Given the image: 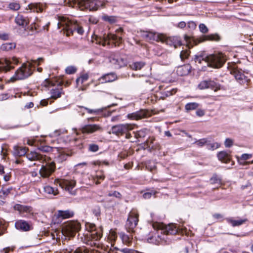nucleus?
<instances>
[{
  "label": "nucleus",
  "mask_w": 253,
  "mask_h": 253,
  "mask_svg": "<svg viewBox=\"0 0 253 253\" xmlns=\"http://www.w3.org/2000/svg\"><path fill=\"white\" fill-rule=\"evenodd\" d=\"M26 156L28 160L31 161H38L42 164L39 170V173L42 177L48 178L55 171V163L50 157L36 152H31L26 154Z\"/></svg>",
  "instance_id": "f257e3e1"
},
{
  "label": "nucleus",
  "mask_w": 253,
  "mask_h": 253,
  "mask_svg": "<svg viewBox=\"0 0 253 253\" xmlns=\"http://www.w3.org/2000/svg\"><path fill=\"white\" fill-rule=\"evenodd\" d=\"M59 22L57 26L58 29L63 27V30L68 37L72 35L74 31H76L80 35H83L84 30L82 27L80 26L77 21L70 20L66 17H58Z\"/></svg>",
  "instance_id": "f03ea898"
},
{
  "label": "nucleus",
  "mask_w": 253,
  "mask_h": 253,
  "mask_svg": "<svg viewBox=\"0 0 253 253\" xmlns=\"http://www.w3.org/2000/svg\"><path fill=\"white\" fill-rule=\"evenodd\" d=\"M43 61V58L40 57L37 60H33L32 63H24L21 67L16 70L14 76L10 78V81L13 82L16 80L27 78L33 73L32 70L33 64L39 66Z\"/></svg>",
  "instance_id": "7ed1b4c3"
},
{
  "label": "nucleus",
  "mask_w": 253,
  "mask_h": 253,
  "mask_svg": "<svg viewBox=\"0 0 253 253\" xmlns=\"http://www.w3.org/2000/svg\"><path fill=\"white\" fill-rule=\"evenodd\" d=\"M75 4L81 10H96L100 7H104L105 1L104 0H76Z\"/></svg>",
  "instance_id": "20e7f679"
},
{
  "label": "nucleus",
  "mask_w": 253,
  "mask_h": 253,
  "mask_svg": "<svg viewBox=\"0 0 253 253\" xmlns=\"http://www.w3.org/2000/svg\"><path fill=\"white\" fill-rule=\"evenodd\" d=\"M226 61V57L222 53H214L206 56V62L209 66L214 68H221Z\"/></svg>",
  "instance_id": "39448f33"
},
{
  "label": "nucleus",
  "mask_w": 253,
  "mask_h": 253,
  "mask_svg": "<svg viewBox=\"0 0 253 253\" xmlns=\"http://www.w3.org/2000/svg\"><path fill=\"white\" fill-rule=\"evenodd\" d=\"M96 43L103 46L106 45H110L111 42H112L113 45L119 46L122 42V38L118 37L113 34H109L107 35H104L101 38H97L96 39Z\"/></svg>",
  "instance_id": "423d86ee"
},
{
  "label": "nucleus",
  "mask_w": 253,
  "mask_h": 253,
  "mask_svg": "<svg viewBox=\"0 0 253 253\" xmlns=\"http://www.w3.org/2000/svg\"><path fill=\"white\" fill-rule=\"evenodd\" d=\"M43 84L45 87L52 86V88L50 90L51 94L50 98L52 99H57L60 98L61 95L64 93L62 85L60 84L55 86L52 81L48 79L45 80Z\"/></svg>",
  "instance_id": "0eeeda50"
},
{
  "label": "nucleus",
  "mask_w": 253,
  "mask_h": 253,
  "mask_svg": "<svg viewBox=\"0 0 253 253\" xmlns=\"http://www.w3.org/2000/svg\"><path fill=\"white\" fill-rule=\"evenodd\" d=\"M110 62L115 68L119 69L126 65V60L120 56L118 53H111L109 57Z\"/></svg>",
  "instance_id": "6e6552de"
},
{
  "label": "nucleus",
  "mask_w": 253,
  "mask_h": 253,
  "mask_svg": "<svg viewBox=\"0 0 253 253\" xmlns=\"http://www.w3.org/2000/svg\"><path fill=\"white\" fill-rule=\"evenodd\" d=\"M133 129V125L130 124H119L112 127L111 130L113 134L117 136H122L128 131Z\"/></svg>",
  "instance_id": "1a4fd4ad"
},
{
  "label": "nucleus",
  "mask_w": 253,
  "mask_h": 253,
  "mask_svg": "<svg viewBox=\"0 0 253 253\" xmlns=\"http://www.w3.org/2000/svg\"><path fill=\"white\" fill-rule=\"evenodd\" d=\"M138 214L134 212H130L126 224V228L128 232L132 233L137 225Z\"/></svg>",
  "instance_id": "9d476101"
},
{
  "label": "nucleus",
  "mask_w": 253,
  "mask_h": 253,
  "mask_svg": "<svg viewBox=\"0 0 253 253\" xmlns=\"http://www.w3.org/2000/svg\"><path fill=\"white\" fill-rule=\"evenodd\" d=\"M18 60L16 57H13L11 60L4 58L0 59V72L6 73L14 68L11 65L12 63L17 64Z\"/></svg>",
  "instance_id": "9b49d317"
},
{
  "label": "nucleus",
  "mask_w": 253,
  "mask_h": 253,
  "mask_svg": "<svg viewBox=\"0 0 253 253\" xmlns=\"http://www.w3.org/2000/svg\"><path fill=\"white\" fill-rule=\"evenodd\" d=\"M103 129L99 124H87L81 127L80 131L83 134H90L96 132H102Z\"/></svg>",
  "instance_id": "f8f14e48"
},
{
  "label": "nucleus",
  "mask_w": 253,
  "mask_h": 253,
  "mask_svg": "<svg viewBox=\"0 0 253 253\" xmlns=\"http://www.w3.org/2000/svg\"><path fill=\"white\" fill-rule=\"evenodd\" d=\"M158 228L160 229L161 233L164 234L163 236L165 235H175L178 232V228L176 225L172 223L169 224L168 225L159 224Z\"/></svg>",
  "instance_id": "ddd939ff"
},
{
  "label": "nucleus",
  "mask_w": 253,
  "mask_h": 253,
  "mask_svg": "<svg viewBox=\"0 0 253 253\" xmlns=\"http://www.w3.org/2000/svg\"><path fill=\"white\" fill-rule=\"evenodd\" d=\"M162 36L160 39V41L165 42L167 44L170 46H173L176 48L178 46L182 45L181 41L179 37H167L165 35L162 34Z\"/></svg>",
  "instance_id": "4468645a"
},
{
  "label": "nucleus",
  "mask_w": 253,
  "mask_h": 253,
  "mask_svg": "<svg viewBox=\"0 0 253 253\" xmlns=\"http://www.w3.org/2000/svg\"><path fill=\"white\" fill-rule=\"evenodd\" d=\"M199 87L201 89L211 88L216 91L220 89L221 85L214 81L209 80L201 82L199 85Z\"/></svg>",
  "instance_id": "2eb2a0df"
},
{
  "label": "nucleus",
  "mask_w": 253,
  "mask_h": 253,
  "mask_svg": "<svg viewBox=\"0 0 253 253\" xmlns=\"http://www.w3.org/2000/svg\"><path fill=\"white\" fill-rule=\"evenodd\" d=\"M141 37L147 41H160L162 36V34L156 33L152 32L141 31Z\"/></svg>",
  "instance_id": "dca6fc26"
},
{
  "label": "nucleus",
  "mask_w": 253,
  "mask_h": 253,
  "mask_svg": "<svg viewBox=\"0 0 253 253\" xmlns=\"http://www.w3.org/2000/svg\"><path fill=\"white\" fill-rule=\"evenodd\" d=\"M15 227L16 229L24 232L28 231L33 229L32 225L29 222L21 219L16 221Z\"/></svg>",
  "instance_id": "f3484780"
},
{
  "label": "nucleus",
  "mask_w": 253,
  "mask_h": 253,
  "mask_svg": "<svg viewBox=\"0 0 253 253\" xmlns=\"http://www.w3.org/2000/svg\"><path fill=\"white\" fill-rule=\"evenodd\" d=\"M76 182L75 180H64L60 183V186L68 191L71 195H75V191H72V189L75 187Z\"/></svg>",
  "instance_id": "a211bd4d"
},
{
  "label": "nucleus",
  "mask_w": 253,
  "mask_h": 253,
  "mask_svg": "<svg viewBox=\"0 0 253 253\" xmlns=\"http://www.w3.org/2000/svg\"><path fill=\"white\" fill-rule=\"evenodd\" d=\"M148 111L145 110H140L135 112L128 114L127 118L131 120H138L146 118L148 116Z\"/></svg>",
  "instance_id": "6ab92c4d"
},
{
  "label": "nucleus",
  "mask_w": 253,
  "mask_h": 253,
  "mask_svg": "<svg viewBox=\"0 0 253 253\" xmlns=\"http://www.w3.org/2000/svg\"><path fill=\"white\" fill-rule=\"evenodd\" d=\"M232 73L236 80L241 84H244L246 83L248 84L250 81V80L247 77L238 69L234 70Z\"/></svg>",
  "instance_id": "aec40b11"
},
{
  "label": "nucleus",
  "mask_w": 253,
  "mask_h": 253,
  "mask_svg": "<svg viewBox=\"0 0 253 253\" xmlns=\"http://www.w3.org/2000/svg\"><path fill=\"white\" fill-rule=\"evenodd\" d=\"M81 229V224L77 222H71L66 225L67 232L71 236H74V234L78 232Z\"/></svg>",
  "instance_id": "412c9836"
},
{
  "label": "nucleus",
  "mask_w": 253,
  "mask_h": 253,
  "mask_svg": "<svg viewBox=\"0 0 253 253\" xmlns=\"http://www.w3.org/2000/svg\"><path fill=\"white\" fill-rule=\"evenodd\" d=\"M117 79V75L114 73H110L102 76L99 81L101 84L110 83L115 81Z\"/></svg>",
  "instance_id": "4be33fe9"
},
{
  "label": "nucleus",
  "mask_w": 253,
  "mask_h": 253,
  "mask_svg": "<svg viewBox=\"0 0 253 253\" xmlns=\"http://www.w3.org/2000/svg\"><path fill=\"white\" fill-rule=\"evenodd\" d=\"M74 212L71 210H58L56 212V216L58 218L67 219L73 216Z\"/></svg>",
  "instance_id": "5701e85b"
},
{
  "label": "nucleus",
  "mask_w": 253,
  "mask_h": 253,
  "mask_svg": "<svg viewBox=\"0 0 253 253\" xmlns=\"http://www.w3.org/2000/svg\"><path fill=\"white\" fill-rule=\"evenodd\" d=\"M26 9H29L31 12H42L43 7L41 3H31L28 5Z\"/></svg>",
  "instance_id": "b1692460"
},
{
  "label": "nucleus",
  "mask_w": 253,
  "mask_h": 253,
  "mask_svg": "<svg viewBox=\"0 0 253 253\" xmlns=\"http://www.w3.org/2000/svg\"><path fill=\"white\" fill-rule=\"evenodd\" d=\"M15 210L18 211L20 213H31L32 211V208L29 206H25L20 204H16L14 206Z\"/></svg>",
  "instance_id": "393cba45"
},
{
  "label": "nucleus",
  "mask_w": 253,
  "mask_h": 253,
  "mask_svg": "<svg viewBox=\"0 0 253 253\" xmlns=\"http://www.w3.org/2000/svg\"><path fill=\"white\" fill-rule=\"evenodd\" d=\"M190 70L191 67L189 65L187 64L178 67L176 72L178 75L183 76L188 75L190 72Z\"/></svg>",
  "instance_id": "a878e982"
},
{
  "label": "nucleus",
  "mask_w": 253,
  "mask_h": 253,
  "mask_svg": "<svg viewBox=\"0 0 253 253\" xmlns=\"http://www.w3.org/2000/svg\"><path fill=\"white\" fill-rule=\"evenodd\" d=\"M43 194L48 196H55L58 194V189L48 185L43 187Z\"/></svg>",
  "instance_id": "bb28decb"
},
{
  "label": "nucleus",
  "mask_w": 253,
  "mask_h": 253,
  "mask_svg": "<svg viewBox=\"0 0 253 253\" xmlns=\"http://www.w3.org/2000/svg\"><path fill=\"white\" fill-rule=\"evenodd\" d=\"M15 23L20 26H26L29 23L27 18L25 17L22 15L18 14L15 18Z\"/></svg>",
  "instance_id": "cd10ccee"
},
{
  "label": "nucleus",
  "mask_w": 253,
  "mask_h": 253,
  "mask_svg": "<svg viewBox=\"0 0 253 253\" xmlns=\"http://www.w3.org/2000/svg\"><path fill=\"white\" fill-rule=\"evenodd\" d=\"M248 219L246 218L242 219L239 220H235L232 218H226V221L230 224L233 227L239 226L247 221Z\"/></svg>",
  "instance_id": "c85d7f7f"
},
{
  "label": "nucleus",
  "mask_w": 253,
  "mask_h": 253,
  "mask_svg": "<svg viewBox=\"0 0 253 253\" xmlns=\"http://www.w3.org/2000/svg\"><path fill=\"white\" fill-rule=\"evenodd\" d=\"M13 153L17 156H23L26 155L27 149L25 147L15 146Z\"/></svg>",
  "instance_id": "c756f323"
},
{
  "label": "nucleus",
  "mask_w": 253,
  "mask_h": 253,
  "mask_svg": "<svg viewBox=\"0 0 253 253\" xmlns=\"http://www.w3.org/2000/svg\"><path fill=\"white\" fill-rule=\"evenodd\" d=\"M218 159L221 162L228 163L230 161L229 155L225 151H221L217 154Z\"/></svg>",
  "instance_id": "7c9ffc66"
},
{
  "label": "nucleus",
  "mask_w": 253,
  "mask_h": 253,
  "mask_svg": "<svg viewBox=\"0 0 253 253\" xmlns=\"http://www.w3.org/2000/svg\"><path fill=\"white\" fill-rule=\"evenodd\" d=\"M16 44L14 42H6L0 46V49L2 51H8L15 48Z\"/></svg>",
  "instance_id": "2f4dec72"
},
{
  "label": "nucleus",
  "mask_w": 253,
  "mask_h": 253,
  "mask_svg": "<svg viewBox=\"0 0 253 253\" xmlns=\"http://www.w3.org/2000/svg\"><path fill=\"white\" fill-rule=\"evenodd\" d=\"M219 36L217 34H211L208 35L204 36L203 37V39L201 41V42H203L205 41H219L220 40Z\"/></svg>",
  "instance_id": "473e14b6"
},
{
  "label": "nucleus",
  "mask_w": 253,
  "mask_h": 253,
  "mask_svg": "<svg viewBox=\"0 0 253 253\" xmlns=\"http://www.w3.org/2000/svg\"><path fill=\"white\" fill-rule=\"evenodd\" d=\"M120 237L124 244L126 245H129L131 243L132 237L128 235H126L123 232H121L120 234Z\"/></svg>",
  "instance_id": "72a5a7b5"
},
{
  "label": "nucleus",
  "mask_w": 253,
  "mask_h": 253,
  "mask_svg": "<svg viewBox=\"0 0 253 253\" xmlns=\"http://www.w3.org/2000/svg\"><path fill=\"white\" fill-rule=\"evenodd\" d=\"M156 237H157L158 238H159L160 240H161L162 239L164 240L165 239L164 237L162 238L161 237H160L159 235V233H155L154 236L153 235V234L152 236L150 235V237H149L147 238V240H148V242L151 243H154V244L159 243L160 242L159 240L157 241L156 239H155Z\"/></svg>",
  "instance_id": "f704fd0d"
},
{
  "label": "nucleus",
  "mask_w": 253,
  "mask_h": 253,
  "mask_svg": "<svg viewBox=\"0 0 253 253\" xmlns=\"http://www.w3.org/2000/svg\"><path fill=\"white\" fill-rule=\"evenodd\" d=\"M78 107L80 109H84V110H86L88 114H90L97 115L99 113H101L103 111L102 109H91L88 108L87 107H83V106H79Z\"/></svg>",
  "instance_id": "c9c22d12"
},
{
  "label": "nucleus",
  "mask_w": 253,
  "mask_h": 253,
  "mask_svg": "<svg viewBox=\"0 0 253 253\" xmlns=\"http://www.w3.org/2000/svg\"><path fill=\"white\" fill-rule=\"evenodd\" d=\"M147 131L146 128H143L136 132H133V133L136 138H143L146 135Z\"/></svg>",
  "instance_id": "e433bc0d"
},
{
  "label": "nucleus",
  "mask_w": 253,
  "mask_h": 253,
  "mask_svg": "<svg viewBox=\"0 0 253 253\" xmlns=\"http://www.w3.org/2000/svg\"><path fill=\"white\" fill-rule=\"evenodd\" d=\"M155 139L153 137H150L146 141V145L150 148L152 149H157V146L154 144V141Z\"/></svg>",
  "instance_id": "4c0bfd02"
},
{
  "label": "nucleus",
  "mask_w": 253,
  "mask_h": 253,
  "mask_svg": "<svg viewBox=\"0 0 253 253\" xmlns=\"http://www.w3.org/2000/svg\"><path fill=\"white\" fill-rule=\"evenodd\" d=\"M144 66V63L142 62H134L129 65L130 68L134 70H140Z\"/></svg>",
  "instance_id": "58836bf2"
},
{
  "label": "nucleus",
  "mask_w": 253,
  "mask_h": 253,
  "mask_svg": "<svg viewBox=\"0 0 253 253\" xmlns=\"http://www.w3.org/2000/svg\"><path fill=\"white\" fill-rule=\"evenodd\" d=\"M102 19L105 21L109 22L110 24H114L117 22L116 18L114 16L105 15L102 16Z\"/></svg>",
  "instance_id": "ea45409f"
},
{
  "label": "nucleus",
  "mask_w": 253,
  "mask_h": 253,
  "mask_svg": "<svg viewBox=\"0 0 253 253\" xmlns=\"http://www.w3.org/2000/svg\"><path fill=\"white\" fill-rule=\"evenodd\" d=\"M199 105L198 103L196 102L188 103L185 105V108L188 111L190 110H195L199 107Z\"/></svg>",
  "instance_id": "a19ab883"
},
{
  "label": "nucleus",
  "mask_w": 253,
  "mask_h": 253,
  "mask_svg": "<svg viewBox=\"0 0 253 253\" xmlns=\"http://www.w3.org/2000/svg\"><path fill=\"white\" fill-rule=\"evenodd\" d=\"M105 178V175L102 173L101 171H99L93 178V180L96 184H99L100 182L99 180H103Z\"/></svg>",
  "instance_id": "79ce46f5"
},
{
  "label": "nucleus",
  "mask_w": 253,
  "mask_h": 253,
  "mask_svg": "<svg viewBox=\"0 0 253 253\" xmlns=\"http://www.w3.org/2000/svg\"><path fill=\"white\" fill-rule=\"evenodd\" d=\"M88 79V75L87 74H84L82 75L79 78H77L76 80V82L78 84H82L85 81H86Z\"/></svg>",
  "instance_id": "37998d69"
},
{
  "label": "nucleus",
  "mask_w": 253,
  "mask_h": 253,
  "mask_svg": "<svg viewBox=\"0 0 253 253\" xmlns=\"http://www.w3.org/2000/svg\"><path fill=\"white\" fill-rule=\"evenodd\" d=\"M146 168L150 171H152L156 169L155 163L152 161H148L145 164Z\"/></svg>",
  "instance_id": "c03bdc74"
},
{
  "label": "nucleus",
  "mask_w": 253,
  "mask_h": 253,
  "mask_svg": "<svg viewBox=\"0 0 253 253\" xmlns=\"http://www.w3.org/2000/svg\"><path fill=\"white\" fill-rule=\"evenodd\" d=\"M8 7L11 10L16 11L20 9V5L17 2H13L8 4Z\"/></svg>",
  "instance_id": "a18cd8bd"
},
{
  "label": "nucleus",
  "mask_w": 253,
  "mask_h": 253,
  "mask_svg": "<svg viewBox=\"0 0 253 253\" xmlns=\"http://www.w3.org/2000/svg\"><path fill=\"white\" fill-rule=\"evenodd\" d=\"M208 142L207 138H202L196 141L195 142V144H196L198 146L202 147L204 145H207Z\"/></svg>",
  "instance_id": "49530a36"
},
{
  "label": "nucleus",
  "mask_w": 253,
  "mask_h": 253,
  "mask_svg": "<svg viewBox=\"0 0 253 253\" xmlns=\"http://www.w3.org/2000/svg\"><path fill=\"white\" fill-rule=\"evenodd\" d=\"M69 156L70 155L69 154L61 153L59 154V156L57 157V159L60 162H62L66 160L67 157Z\"/></svg>",
  "instance_id": "de8ad7c7"
},
{
  "label": "nucleus",
  "mask_w": 253,
  "mask_h": 253,
  "mask_svg": "<svg viewBox=\"0 0 253 253\" xmlns=\"http://www.w3.org/2000/svg\"><path fill=\"white\" fill-rule=\"evenodd\" d=\"M207 148L209 150H213L218 148L220 146V144L217 142L213 143H207Z\"/></svg>",
  "instance_id": "09e8293b"
},
{
  "label": "nucleus",
  "mask_w": 253,
  "mask_h": 253,
  "mask_svg": "<svg viewBox=\"0 0 253 253\" xmlns=\"http://www.w3.org/2000/svg\"><path fill=\"white\" fill-rule=\"evenodd\" d=\"M39 150L43 152H49L52 151L53 148L49 146H41L39 147Z\"/></svg>",
  "instance_id": "8fccbe9b"
},
{
  "label": "nucleus",
  "mask_w": 253,
  "mask_h": 253,
  "mask_svg": "<svg viewBox=\"0 0 253 253\" xmlns=\"http://www.w3.org/2000/svg\"><path fill=\"white\" fill-rule=\"evenodd\" d=\"M99 150V146L95 144H90L88 145V150L92 152H96Z\"/></svg>",
  "instance_id": "3c124183"
},
{
  "label": "nucleus",
  "mask_w": 253,
  "mask_h": 253,
  "mask_svg": "<svg viewBox=\"0 0 253 253\" xmlns=\"http://www.w3.org/2000/svg\"><path fill=\"white\" fill-rule=\"evenodd\" d=\"M77 71V69L72 66L67 67L65 69V72L68 74H72L75 73Z\"/></svg>",
  "instance_id": "603ef678"
},
{
  "label": "nucleus",
  "mask_w": 253,
  "mask_h": 253,
  "mask_svg": "<svg viewBox=\"0 0 253 253\" xmlns=\"http://www.w3.org/2000/svg\"><path fill=\"white\" fill-rule=\"evenodd\" d=\"M189 55V51L187 50H183L181 51L180 57L182 60H183L188 57Z\"/></svg>",
  "instance_id": "864d4df0"
},
{
  "label": "nucleus",
  "mask_w": 253,
  "mask_h": 253,
  "mask_svg": "<svg viewBox=\"0 0 253 253\" xmlns=\"http://www.w3.org/2000/svg\"><path fill=\"white\" fill-rule=\"evenodd\" d=\"M91 236L92 237V239L95 241H97L101 238L102 234L97 232H94L91 233Z\"/></svg>",
  "instance_id": "5fc2aeb1"
},
{
  "label": "nucleus",
  "mask_w": 253,
  "mask_h": 253,
  "mask_svg": "<svg viewBox=\"0 0 253 253\" xmlns=\"http://www.w3.org/2000/svg\"><path fill=\"white\" fill-rule=\"evenodd\" d=\"M199 29H200V31L203 34H206L208 32V28H207V27L204 24H203V23H201L199 25Z\"/></svg>",
  "instance_id": "6e6d98bb"
},
{
  "label": "nucleus",
  "mask_w": 253,
  "mask_h": 253,
  "mask_svg": "<svg viewBox=\"0 0 253 253\" xmlns=\"http://www.w3.org/2000/svg\"><path fill=\"white\" fill-rule=\"evenodd\" d=\"M12 189V188L11 187L7 188H2L0 191V194H2L4 196H7L9 193H10Z\"/></svg>",
  "instance_id": "4d7b16f0"
},
{
  "label": "nucleus",
  "mask_w": 253,
  "mask_h": 253,
  "mask_svg": "<svg viewBox=\"0 0 253 253\" xmlns=\"http://www.w3.org/2000/svg\"><path fill=\"white\" fill-rule=\"evenodd\" d=\"M117 238V236L116 235V233L114 232H112L110 233L109 235V239L111 241V246H112L113 242H114L116 240V239Z\"/></svg>",
  "instance_id": "13d9d810"
},
{
  "label": "nucleus",
  "mask_w": 253,
  "mask_h": 253,
  "mask_svg": "<svg viewBox=\"0 0 253 253\" xmlns=\"http://www.w3.org/2000/svg\"><path fill=\"white\" fill-rule=\"evenodd\" d=\"M6 228L4 223V222L0 220V236L2 235Z\"/></svg>",
  "instance_id": "bf43d9fd"
},
{
  "label": "nucleus",
  "mask_w": 253,
  "mask_h": 253,
  "mask_svg": "<svg viewBox=\"0 0 253 253\" xmlns=\"http://www.w3.org/2000/svg\"><path fill=\"white\" fill-rule=\"evenodd\" d=\"M194 60L196 62L201 63L202 61H205L206 62V57H204L201 55H196L194 58Z\"/></svg>",
  "instance_id": "052dcab7"
},
{
  "label": "nucleus",
  "mask_w": 253,
  "mask_h": 253,
  "mask_svg": "<svg viewBox=\"0 0 253 253\" xmlns=\"http://www.w3.org/2000/svg\"><path fill=\"white\" fill-rule=\"evenodd\" d=\"M108 196L109 197L113 196V197L119 198V199H121L122 198V195L121 194V193L120 192H119L118 191H115L112 193H109L108 194Z\"/></svg>",
  "instance_id": "680f3d73"
},
{
  "label": "nucleus",
  "mask_w": 253,
  "mask_h": 253,
  "mask_svg": "<svg viewBox=\"0 0 253 253\" xmlns=\"http://www.w3.org/2000/svg\"><path fill=\"white\" fill-rule=\"evenodd\" d=\"M156 192H146L144 193L143 195V197L144 199H148L151 197L152 195L154 196L156 193Z\"/></svg>",
  "instance_id": "e2e57ef3"
},
{
  "label": "nucleus",
  "mask_w": 253,
  "mask_h": 253,
  "mask_svg": "<svg viewBox=\"0 0 253 253\" xmlns=\"http://www.w3.org/2000/svg\"><path fill=\"white\" fill-rule=\"evenodd\" d=\"M233 144V141L231 139L226 138L224 142V144L226 147H230Z\"/></svg>",
  "instance_id": "0e129e2a"
},
{
  "label": "nucleus",
  "mask_w": 253,
  "mask_h": 253,
  "mask_svg": "<svg viewBox=\"0 0 253 253\" xmlns=\"http://www.w3.org/2000/svg\"><path fill=\"white\" fill-rule=\"evenodd\" d=\"M9 39V36L5 33L0 32V39L2 40H7Z\"/></svg>",
  "instance_id": "69168bd1"
},
{
  "label": "nucleus",
  "mask_w": 253,
  "mask_h": 253,
  "mask_svg": "<svg viewBox=\"0 0 253 253\" xmlns=\"http://www.w3.org/2000/svg\"><path fill=\"white\" fill-rule=\"evenodd\" d=\"M187 26L191 29H195L196 27V23L193 21H189L187 23Z\"/></svg>",
  "instance_id": "338daca9"
},
{
  "label": "nucleus",
  "mask_w": 253,
  "mask_h": 253,
  "mask_svg": "<svg viewBox=\"0 0 253 253\" xmlns=\"http://www.w3.org/2000/svg\"><path fill=\"white\" fill-rule=\"evenodd\" d=\"M251 154H244L241 156V160H247L248 159H250L252 157Z\"/></svg>",
  "instance_id": "774afa93"
}]
</instances>
